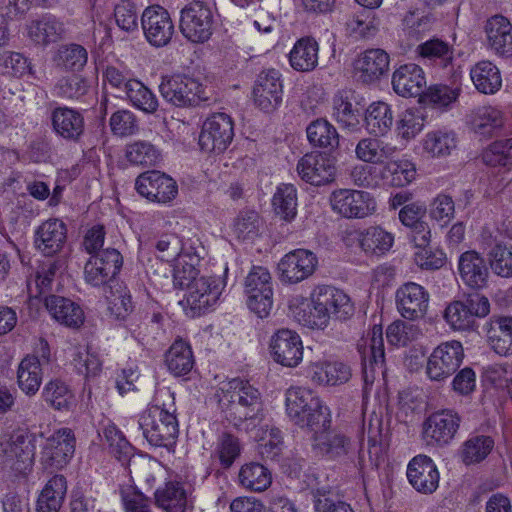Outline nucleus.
<instances>
[{
    "mask_svg": "<svg viewBox=\"0 0 512 512\" xmlns=\"http://www.w3.org/2000/svg\"><path fill=\"white\" fill-rule=\"evenodd\" d=\"M307 138L311 145L320 148H334L339 144V135L335 127L326 119L312 121L307 129Z\"/></svg>",
    "mask_w": 512,
    "mask_h": 512,
    "instance_id": "obj_51",
    "label": "nucleus"
},
{
    "mask_svg": "<svg viewBox=\"0 0 512 512\" xmlns=\"http://www.w3.org/2000/svg\"><path fill=\"white\" fill-rule=\"evenodd\" d=\"M159 91L167 102L177 107L198 106L209 100L205 88L198 80L183 75L163 78Z\"/></svg>",
    "mask_w": 512,
    "mask_h": 512,
    "instance_id": "obj_5",
    "label": "nucleus"
},
{
    "mask_svg": "<svg viewBox=\"0 0 512 512\" xmlns=\"http://www.w3.org/2000/svg\"><path fill=\"white\" fill-rule=\"evenodd\" d=\"M384 184L403 187L415 178L414 165L406 160L386 161L379 169Z\"/></svg>",
    "mask_w": 512,
    "mask_h": 512,
    "instance_id": "obj_47",
    "label": "nucleus"
},
{
    "mask_svg": "<svg viewBox=\"0 0 512 512\" xmlns=\"http://www.w3.org/2000/svg\"><path fill=\"white\" fill-rule=\"evenodd\" d=\"M245 293L249 309L258 317L265 318L273 306L272 277L269 270L254 266L245 280Z\"/></svg>",
    "mask_w": 512,
    "mask_h": 512,
    "instance_id": "obj_7",
    "label": "nucleus"
},
{
    "mask_svg": "<svg viewBox=\"0 0 512 512\" xmlns=\"http://www.w3.org/2000/svg\"><path fill=\"white\" fill-rule=\"evenodd\" d=\"M486 165L507 167L512 164V138L492 143L482 155Z\"/></svg>",
    "mask_w": 512,
    "mask_h": 512,
    "instance_id": "obj_64",
    "label": "nucleus"
},
{
    "mask_svg": "<svg viewBox=\"0 0 512 512\" xmlns=\"http://www.w3.org/2000/svg\"><path fill=\"white\" fill-rule=\"evenodd\" d=\"M67 479L55 474L44 485L37 499L36 512H59L67 494Z\"/></svg>",
    "mask_w": 512,
    "mask_h": 512,
    "instance_id": "obj_38",
    "label": "nucleus"
},
{
    "mask_svg": "<svg viewBox=\"0 0 512 512\" xmlns=\"http://www.w3.org/2000/svg\"><path fill=\"white\" fill-rule=\"evenodd\" d=\"M174 393L158 389L152 403L140 415L138 424L146 440L155 447H170L179 433Z\"/></svg>",
    "mask_w": 512,
    "mask_h": 512,
    "instance_id": "obj_3",
    "label": "nucleus"
},
{
    "mask_svg": "<svg viewBox=\"0 0 512 512\" xmlns=\"http://www.w3.org/2000/svg\"><path fill=\"white\" fill-rule=\"evenodd\" d=\"M286 411L297 426L312 432L311 446L316 455L337 460L350 453V438L339 430L331 429L329 408L311 390L302 387L288 389Z\"/></svg>",
    "mask_w": 512,
    "mask_h": 512,
    "instance_id": "obj_1",
    "label": "nucleus"
},
{
    "mask_svg": "<svg viewBox=\"0 0 512 512\" xmlns=\"http://www.w3.org/2000/svg\"><path fill=\"white\" fill-rule=\"evenodd\" d=\"M282 95L283 85L280 72L276 69L262 71L253 88L255 104L261 110L271 112L281 104Z\"/></svg>",
    "mask_w": 512,
    "mask_h": 512,
    "instance_id": "obj_22",
    "label": "nucleus"
},
{
    "mask_svg": "<svg viewBox=\"0 0 512 512\" xmlns=\"http://www.w3.org/2000/svg\"><path fill=\"white\" fill-rule=\"evenodd\" d=\"M332 116L343 129L356 131L359 128L360 111L354 109L352 103L341 93L336 94L333 98Z\"/></svg>",
    "mask_w": 512,
    "mask_h": 512,
    "instance_id": "obj_56",
    "label": "nucleus"
},
{
    "mask_svg": "<svg viewBox=\"0 0 512 512\" xmlns=\"http://www.w3.org/2000/svg\"><path fill=\"white\" fill-rule=\"evenodd\" d=\"M123 257L115 248H106L92 255L84 267L87 283L99 287L107 284L119 273Z\"/></svg>",
    "mask_w": 512,
    "mask_h": 512,
    "instance_id": "obj_16",
    "label": "nucleus"
},
{
    "mask_svg": "<svg viewBox=\"0 0 512 512\" xmlns=\"http://www.w3.org/2000/svg\"><path fill=\"white\" fill-rule=\"evenodd\" d=\"M463 359L464 349L460 341L442 342L427 359L426 375L431 381H444L458 370Z\"/></svg>",
    "mask_w": 512,
    "mask_h": 512,
    "instance_id": "obj_8",
    "label": "nucleus"
},
{
    "mask_svg": "<svg viewBox=\"0 0 512 512\" xmlns=\"http://www.w3.org/2000/svg\"><path fill=\"white\" fill-rule=\"evenodd\" d=\"M312 303L318 305L328 316L346 320L354 313V305L344 291L329 285L317 286L311 293Z\"/></svg>",
    "mask_w": 512,
    "mask_h": 512,
    "instance_id": "obj_20",
    "label": "nucleus"
},
{
    "mask_svg": "<svg viewBox=\"0 0 512 512\" xmlns=\"http://www.w3.org/2000/svg\"><path fill=\"white\" fill-rule=\"evenodd\" d=\"M348 34L355 39H370L378 32V22L367 12L355 14L346 22Z\"/></svg>",
    "mask_w": 512,
    "mask_h": 512,
    "instance_id": "obj_63",
    "label": "nucleus"
},
{
    "mask_svg": "<svg viewBox=\"0 0 512 512\" xmlns=\"http://www.w3.org/2000/svg\"><path fill=\"white\" fill-rule=\"evenodd\" d=\"M132 105L145 113H154L158 108L156 96L142 82L133 80L125 93Z\"/></svg>",
    "mask_w": 512,
    "mask_h": 512,
    "instance_id": "obj_62",
    "label": "nucleus"
},
{
    "mask_svg": "<svg viewBox=\"0 0 512 512\" xmlns=\"http://www.w3.org/2000/svg\"><path fill=\"white\" fill-rule=\"evenodd\" d=\"M76 439L70 428H60L46 439L40 463L45 470H61L67 466L75 452Z\"/></svg>",
    "mask_w": 512,
    "mask_h": 512,
    "instance_id": "obj_10",
    "label": "nucleus"
},
{
    "mask_svg": "<svg viewBox=\"0 0 512 512\" xmlns=\"http://www.w3.org/2000/svg\"><path fill=\"white\" fill-rule=\"evenodd\" d=\"M459 93L458 87L435 84L423 91L420 102L433 108H446L457 100Z\"/></svg>",
    "mask_w": 512,
    "mask_h": 512,
    "instance_id": "obj_60",
    "label": "nucleus"
},
{
    "mask_svg": "<svg viewBox=\"0 0 512 512\" xmlns=\"http://www.w3.org/2000/svg\"><path fill=\"white\" fill-rule=\"evenodd\" d=\"M41 361L36 356H26L18 366L17 381L19 388L27 395H34L42 382Z\"/></svg>",
    "mask_w": 512,
    "mask_h": 512,
    "instance_id": "obj_46",
    "label": "nucleus"
},
{
    "mask_svg": "<svg viewBox=\"0 0 512 512\" xmlns=\"http://www.w3.org/2000/svg\"><path fill=\"white\" fill-rule=\"evenodd\" d=\"M270 349L275 362L283 366L295 367L303 358L300 336L289 329H280L272 336Z\"/></svg>",
    "mask_w": 512,
    "mask_h": 512,
    "instance_id": "obj_25",
    "label": "nucleus"
},
{
    "mask_svg": "<svg viewBox=\"0 0 512 512\" xmlns=\"http://www.w3.org/2000/svg\"><path fill=\"white\" fill-rule=\"evenodd\" d=\"M213 23V12L206 2L192 1L181 10L180 31L192 43L208 41L212 35Z\"/></svg>",
    "mask_w": 512,
    "mask_h": 512,
    "instance_id": "obj_6",
    "label": "nucleus"
},
{
    "mask_svg": "<svg viewBox=\"0 0 512 512\" xmlns=\"http://www.w3.org/2000/svg\"><path fill=\"white\" fill-rule=\"evenodd\" d=\"M393 115L391 108L384 102H374L366 110L365 126L374 136H384L391 128Z\"/></svg>",
    "mask_w": 512,
    "mask_h": 512,
    "instance_id": "obj_48",
    "label": "nucleus"
},
{
    "mask_svg": "<svg viewBox=\"0 0 512 512\" xmlns=\"http://www.w3.org/2000/svg\"><path fill=\"white\" fill-rule=\"evenodd\" d=\"M56 65L66 71H81L88 61V52L80 44L61 45L54 58Z\"/></svg>",
    "mask_w": 512,
    "mask_h": 512,
    "instance_id": "obj_50",
    "label": "nucleus"
},
{
    "mask_svg": "<svg viewBox=\"0 0 512 512\" xmlns=\"http://www.w3.org/2000/svg\"><path fill=\"white\" fill-rule=\"evenodd\" d=\"M425 85L424 72L414 63L400 66L392 75L393 90L402 97H421Z\"/></svg>",
    "mask_w": 512,
    "mask_h": 512,
    "instance_id": "obj_32",
    "label": "nucleus"
},
{
    "mask_svg": "<svg viewBox=\"0 0 512 512\" xmlns=\"http://www.w3.org/2000/svg\"><path fill=\"white\" fill-rule=\"evenodd\" d=\"M35 446L25 430H14L0 435V465L15 474L25 475L32 469Z\"/></svg>",
    "mask_w": 512,
    "mask_h": 512,
    "instance_id": "obj_4",
    "label": "nucleus"
},
{
    "mask_svg": "<svg viewBox=\"0 0 512 512\" xmlns=\"http://www.w3.org/2000/svg\"><path fill=\"white\" fill-rule=\"evenodd\" d=\"M165 363L176 377L190 373L195 364L190 344L181 338L176 339L165 354Z\"/></svg>",
    "mask_w": 512,
    "mask_h": 512,
    "instance_id": "obj_40",
    "label": "nucleus"
},
{
    "mask_svg": "<svg viewBox=\"0 0 512 512\" xmlns=\"http://www.w3.org/2000/svg\"><path fill=\"white\" fill-rule=\"evenodd\" d=\"M457 135L452 130L436 129L426 133L422 140L423 151L432 158L449 156L457 147Z\"/></svg>",
    "mask_w": 512,
    "mask_h": 512,
    "instance_id": "obj_43",
    "label": "nucleus"
},
{
    "mask_svg": "<svg viewBox=\"0 0 512 512\" xmlns=\"http://www.w3.org/2000/svg\"><path fill=\"white\" fill-rule=\"evenodd\" d=\"M125 157L131 164L141 166H155L161 160L159 150L147 141H135L126 145Z\"/></svg>",
    "mask_w": 512,
    "mask_h": 512,
    "instance_id": "obj_57",
    "label": "nucleus"
},
{
    "mask_svg": "<svg viewBox=\"0 0 512 512\" xmlns=\"http://www.w3.org/2000/svg\"><path fill=\"white\" fill-rule=\"evenodd\" d=\"M407 478L414 489L423 494L433 493L439 485V472L434 461L426 455L413 457L407 466Z\"/></svg>",
    "mask_w": 512,
    "mask_h": 512,
    "instance_id": "obj_26",
    "label": "nucleus"
},
{
    "mask_svg": "<svg viewBox=\"0 0 512 512\" xmlns=\"http://www.w3.org/2000/svg\"><path fill=\"white\" fill-rule=\"evenodd\" d=\"M330 202L334 212L348 219L368 217L377 208L375 198L369 192L363 190H335L331 194Z\"/></svg>",
    "mask_w": 512,
    "mask_h": 512,
    "instance_id": "obj_11",
    "label": "nucleus"
},
{
    "mask_svg": "<svg viewBox=\"0 0 512 512\" xmlns=\"http://www.w3.org/2000/svg\"><path fill=\"white\" fill-rule=\"evenodd\" d=\"M490 348L501 356L512 354V316H493L485 325Z\"/></svg>",
    "mask_w": 512,
    "mask_h": 512,
    "instance_id": "obj_34",
    "label": "nucleus"
},
{
    "mask_svg": "<svg viewBox=\"0 0 512 512\" xmlns=\"http://www.w3.org/2000/svg\"><path fill=\"white\" fill-rule=\"evenodd\" d=\"M141 25L146 40L155 47L168 45L174 34L170 14L161 6L147 7L142 13Z\"/></svg>",
    "mask_w": 512,
    "mask_h": 512,
    "instance_id": "obj_18",
    "label": "nucleus"
},
{
    "mask_svg": "<svg viewBox=\"0 0 512 512\" xmlns=\"http://www.w3.org/2000/svg\"><path fill=\"white\" fill-rule=\"evenodd\" d=\"M234 126L231 117L216 113L205 120L199 135V145L203 151L220 154L231 144Z\"/></svg>",
    "mask_w": 512,
    "mask_h": 512,
    "instance_id": "obj_13",
    "label": "nucleus"
},
{
    "mask_svg": "<svg viewBox=\"0 0 512 512\" xmlns=\"http://www.w3.org/2000/svg\"><path fill=\"white\" fill-rule=\"evenodd\" d=\"M104 439L108 443L110 453L129 469L134 462L133 448L115 425H108L103 430Z\"/></svg>",
    "mask_w": 512,
    "mask_h": 512,
    "instance_id": "obj_49",
    "label": "nucleus"
},
{
    "mask_svg": "<svg viewBox=\"0 0 512 512\" xmlns=\"http://www.w3.org/2000/svg\"><path fill=\"white\" fill-rule=\"evenodd\" d=\"M275 213L285 221H291L297 214V191L291 184L277 188L272 200Z\"/></svg>",
    "mask_w": 512,
    "mask_h": 512,
    "instance_id": "obj_55",
    "label": "nucleus"
},
{
    "mask_svg": "<svg viewBox=\"0 0 512 512\" xmlns=\"http://www.w3.org/2000/svg\"><path fill=\"white\" fill-rule=\"evenodd\" d=\"M351 236L366 255H384L392 248L394 243L393 234L380 226H370L363 230H356L351 233Z\"/></svg>",
    "mask_w": 512,
    "mask_h": 512,
    "instance_id": "obj_33",
    "label": "nucleus"
},
{
    "mask_svg": "<svg viewBox=\"0 0 512 512\" xmlns=\"http://www.w3.org/2000/svg\"><path fill=\"white\" fill-rule=\"evenodd\" d=\"M375 137H367L361 139L355 148L356 157L365 162L372 164H384L396 153V147Z\"/></svg>",
    "mask_w": 512,
    "mask_h": 512,
    "instance_id": "obj_42",
    "label": "nucleus"
},
{
    "mask_svg": "<svg viewBox=\"0 0 512 512\" xmlns=\"http://www.w3.org/2000/svg\"><path fill=\"white\" fill-rule=\"evenodd\" d=\"M318 267L317 255L308 249H295L285 254L278 263L280 280L297 284L308 279Z\"/></svg>",
    "mask_w": 512,
    "mask_h": 512,
    "instance_id": "obj_17",
    "label": "nucleus"
},
{
    "mask_svg": "<svg viewBox=\"0 0 512 512\" xmlns=\"http://www.w3.org/2000/svg\"><path fill=\"white\" fill-rule=\"evenodd\" d=\"M461 417L452 409L432 413L423 423V438L429 445L446 446L455 437Z\"/></svg>",
    "mask_w": 512,
    "mask_h": 512,
    "instance_id": "obj_15",
    "label": "nucleus"
},
{
    "mask_svg": "<svg viewBox=\"0 0 512 512\" xmlns=\"http://www.w3.org/2000/svg\"><path fill=\"white\" fill-rule=\"evenodd\" d=\"M42 397L55 410L67 411L74 405L73 392L65 382L58 379L51 380L45 385Z\"/></svg>",
    "mask_w": 512,
    "mask_h": 512,
    "instance_id": "obj_52",
    "label": "nucleus"
},
{
    "mask_svg": "<svg viewBox=\"0 0 512 512\" xmlns=\"http://www.w3.org/2000/svg\"><path fill=\"white\" fill-rule=\"evenodd\" d=\"M239 482L246 489L261 492L271 484V475L264 465L252 462L240 469Z\"/></svg>",
    "mask_w": 512,
    "mask_h": 512,
    "instance_id": "obj_53",
    "label": "nucleus"
},
{
    "mask_svg": "<svg viewBox=\"0 0 512 512\" xmlns=\"http://www.w3.org/2000/svg\"><path fill=\"white\" fill-rule=\"evenodd\" d=\"M296 170L306 183L314 186L327 185L335 180L336 159L325 153H307L299 159Z\"/></svg>",
    "mask_w": 512,
    "mask_h": 512,
    "instance_id": "obj_14",
    "label": "nucleus"
},
{
    "mask_svg": "<svg viewBox=\"0 0 512 512\" xmlns=\"http://www.w3.org/2000/svg\"><path fill=\"white\" fill-rule=\"evenodd\" d=\"M490 312L489 300L481 295L470 296L466 302L453 301L444 311V319L447 324L458 331H466L473 328L475 318H483Z\"/></svg>",
    "mask_w": 512,
    "mask_h": 512,
    "instance_id": "obj_12",
    "label": "nucleus"
},
{
    "mask_svg": "<svg viewBox=\"0 0 512 512\" xmlns=\"http://www.w3.org/2000/svg\"><path fill=\"white\" fill-rule=\"evenodd\" d=\"M319 45L312 37H303L296 41L289 53L291 67L300 72H310L318 65Z\"/></svg>",
    "mask_w": 512,
    "mask_h": 512,
    "instance_id": "obj_41",
    "label": "nucleus"
},
{
    "mask_svg": "<svg viewBox=\"0 0 512 512\" xmlns=\"http://www.w3.org/2000/svg\"><path fill=\"white\" fill-rule=\"evenodd\" d=\"M67 228L59 219H48L35 231L34 244L45 256L58 253L66 241Z\"/></svg>",
    "mask_w": 512,
    "mask_h": 512,
    "instance_id": "obj_31",
    "label": "nucleus"
},
{
    "mask_svg": "<svg viewBox=\"0 0 512 512\" xmlns=\"http://www.w3.org/2000/svg\"><path fill=\"white\" fill-rule=\"evenodd\" d=\"M362 357L363 378L365 385L373 384L376 375L385 374V352L382 337V329L374 326L371 331L369 347L367 351V340L364 344H358Z\"/></svg>",
    "mask_w": 512,
    "mask_h": 512,
    "instance_id": "obj_21",
    "label": "nucleus"
},
{
    "mask_svg": "<svg viewBox=\"0 0 512 512\" xmlns=\"http://www.w3.org/2000/svg\"><path fill=\"white\" fill-rule=\"evenodd\" d=\"M504 114L496 107L485 105L471 111L468 123L474 133L483 137L496 135L504 126Z\"/></svg>",
    "mask_w": 512,
    "mask_h": 512,
    "instance_id": "obj_35",
    "label": "nucleus"
},
{
    "mask_svg": "<svg viewBox=\"0 0 512 512\" xmlns=\"http://www.w3.org/2000/svg\"><path fill=\"white\" fill-rule=\"evenodd\" d=\"M290 309L294 318L303 326L311 329H325L329 325L327 314L312 303V299H296Z\"/></svg>",
    "mask_w": 512,
    "mask_h": 512,
    "instance_id": "obj_45",
    "label": "nucleus"
},
{
    "mask_svg": "<svg viewBox=\"0 0 512 512\" xmlns=\"http://www.w3.org/2000/svg\"><path fill=\"white\" fill-rule=\"evenodd\" d=\"M487 48L496 56L512 58V23L500 14L487 19L484 25Z\"/></svg>",
    "mask_w": 512,
    "mask_h": 512,
    "instance_id": "obj_24",
    "label": "nucleus"
},
{
    "mask_svg": "<svg viewBox=\"0 0 512 512\" xmlns=\"http://www.w3.org/2000/svg\"><path fill=\"white\" fill-rule=\"evenodd\" d=\"M470 77L475 88L483 94H494L502 86L499 69L488 60L476 63L470 70Z\"/></svg>",
    "mask_w": 512,
    "mask_h": 512,
    "instance_id": "obj_44",
    "label": "nucleus"
},
{
    "mask_svg": "<svg viewBox=\"0 0 512 512\" xmlns=\"http://www.w3.org/2000/svg\"><path fill=\"white\" fill-rule=\"evenodd\" d=\"M458 272L467 286L480 289L487 285L489 268L483 255L475 250L463 252L458 259Z\"/></svg>",
    "mask_w": 512,
    "mask_h": 512,
    "instance_id": "obj_30",
    "label": "nucleus"
},
{
    "mask_svg": "<svg viewBox=\"0 0 512 512\" xmlns=\"http://www.w3.org/2000/svg\"><path fill=\"white\" fill-rule=\"evenodd\" d=\"M135 188L141 196L158 203H168L178 194L176 181L157 170L140 174L135 181Z\"/></svg>",
    "mask_w": 512,
    "mask_h": 512,
    "instance_id": "obj_19",
    "label": "nucleus"
},
{
    "mask_svg": "<svg viewBox=\"0 0 512 512\" xmlns=\"http://www.w3.org/2000/svg\"><path fill=\"white\" fill-rule=\"evenodd\" d=\"M429 293L421 285L407 282L396 291V305L401 316L408 320L423 318L427 312Z\"/></svg>",
    "mask_w": 512,
    "mask_h": 512,
    "instance_id": "obj_23",
    "label": "nucleus"
},
{
    "mask_svg": "<svg viewBox=\"0 0 512 512\" xmlns=\"http://www.w3.org/2000/svg\"><path fill=\"white\" fill-rule=\"evenodd\" d=\"M25 30L30 41L39 46L56 43L66 35L65 24L51 14H44L30 20Z\"/></svg>",
    "mask_w": 512,
    "mask_h": 512,
    "instance_id": "obj_28",
    "label": "nucleus"
},
{
    "mask_svg": "<svg viewBox=\"0 0 512 512\" xmlns=\"http://www.w3.org/2000/svg\"><path fill=\"white\" fill-rule=\"evenodd\" d=\"M492 272L501 278H512V245L495 244L488 252Z\"/></svg>",
    "mask_w": 512,
    "mask_h": 512,
    "instance_id": "obj_59",
    "label": "nucleus"
},
{
    "mask_svg": "<svg viewBox=\"0 0 512 512\" xmlns=\"http://www.w3.org/2000/svg\"><path fill=\"white\" fill-rule=\"evenodd\" d=\"M45 306L50 315L62 325L79 328L84 323L82 308L68 298L50 295L45 299Z\"/></svg>",
    "mask_w": 512,
    "mask_h": 512,
    "instance_id": "obj_36",
    "label": "nucleus"
},
{
    "mask_svg": "<svg viewBox=\"0 0 512 512\" xmlns=\"http://www.w3.org/2000/svg\"><path fill=\"white\" fill-rule=\"evenodd\" d=\"M226 419L237 429L253 432L268 428L261 394L247 380L234 378L222 388L219 399Z\"/></svg>",
    "mask_w": 512,
    "mask_h": 512,
    "instance_id": "obj_2",
    "label": "nucleus"
},
{
    "mask_svg": "<svg viewBox=\"0 0 512 512\" xmlns=\"http://www.w3.org/2000/svg\"><path fill=\"white\" fill-rule=\"evenodd\" d=\"M189 485L180 481H169L155 493L156 504L166 512H186Z\"/></svg>",
    "mask_w": 512,
    "mask_h": 512,
    "instance_id": "obj_37",
    "label": "nucleus"
},
{
    "mask_svg": "<svg viewBox=\"0 0 512 512\" xmlns=\"http://www.w3.org/2000/svg\"><path fill=\"white\" fill-rule=\"evenodd\" d=\"M308 376L315 384L335 386L346 383L351 370L342 362H316L309 366Z\"/></svg>",
    "mask_w": 512,
    "mask_h": 512,
    "instance_id": "obj_39",
    "label": "nucleus"
},
{
    "mask_svg": "<svg viewBox=\"0 0 512 512\" xmlns=\"http://www.w3.org/2000/svg\"><path fill=\"white\" fill-rule=\"evenodd\" d=\"M53 131L61 138L78 142L85 130V120L81 112L67 106H58L50 115Z\"/></svg>",
    "mask_w": 512,
    "mask_h": 512,
    "instance_id": "obj_29",
    "label": "nucleus"
},
{
    "mask_svg": "<svg viewBox=\"0 0 512 512\" xmlns=\"http://www.w3.org/2000/svg\"><path fill=\"white\" fill-rule=\"evenodd\" d=\"M221 270L223 275L200 276L192 281L184 299L191 310L201 314L217 303L226 285L227 264Z\"/></svg>",
    "mask_w": 512,
    "mask_h": 512,
    "instance_id": "obj_9",
    "label": "nucleus"
},
{
    "mask_svg": "<svg viewBox=\"0 0 512 512\" xmlns=\"http://www.w3.org/2000/svg\"><path fill=\"white\" fill-rule=\"evenodd\" d=\"M494 440L490 436L477 435L466 440L462 447L461 457L466 465L479 463L492 451Z\"/></svg>",
    "mask_w": 512,
    "mask_h": 512,
    "instance_id": "obj_58",
    "label": "nucleus"
},
{
    "mask_svg": "<svg viewBox=\"0 0 512 512\" xmlns=\"http://www.w3.org/2000/svg\"><path fill=\"white\" fill-rule=\"evenodd\" d=\"M390 58L383 49H368L360 53L354 61V70L361 82L373 83L389 71Z\"/></svg>",
    "mask_w": 512,
    "mask_h": 512,
    "instance_id": "obj_27",
    "label": "nucleus"
},
{
    "mask_svg": "<svg viewBox=\"0 0 512 512\" xmlns=\"http://www.w3.org/2000/svg\"><path fill=\"white\" fill-rule=\"evenodd\" d=\"M0 68L3 74L14 77L29 76L32 79H39L33 69L31 61L23 54L12 51H5L0 54Z\"/></svg>",
    "mask_w": 512,
    "mask_h": 512,
    "instance_id": "obj_54",
    "label": "nucleus"
},
{
    "mask_svg": "<svg viewBox=\"0 0 512 512\" xmlns=\"http://www.w3.org/2000/svg\"><path fill=\"white\" fill-rule=\"evenodd\" d=\"M417 53L434 63L447 67L453 59V48L440 39H431L417 47Z\"/></svg>",
    "mask_w": 512,
    "mask_h": 512,
    "instance_id": "obj_61",
    "label": "nucleus"
}]
</instances>
